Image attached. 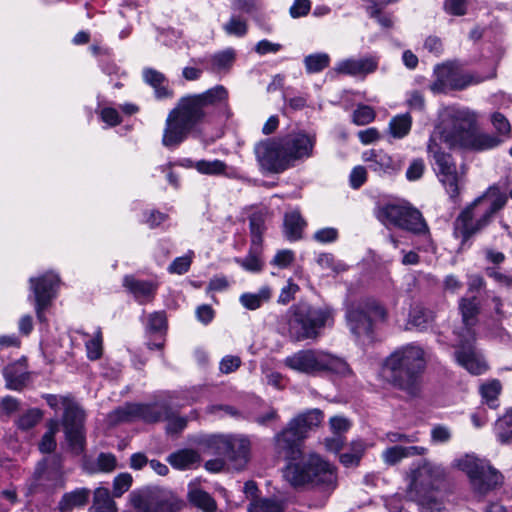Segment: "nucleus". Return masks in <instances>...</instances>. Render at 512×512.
Listing matches in <instances>:
<instances>
[{"label": "nucleus", "mask_w": 512, "mask_h": 512, "mask_svg": "<svg viewBox=\"0 0 512 512\" xmlns=\"http://www.w3.org/2000/svg\"><path fill=\"white\" fill-rule=\"evenodd\" d=\"M322 420L323 413L319 409L308 410L293 418L274 437L275 454L288 462L283 476L294 487L313 485L333 488L335 485L334 467L315 453L303 455L301 449V443L308 432Z\"/></svg>", "instance_id": "obj_1"}, {"label": "nucleus", "mask_w": 512, "mask_h": 512, "mask_svg": "<svg viewBox=\"0 0 512 512\" xmlns=\"http://www.w3.org/2000/svg\"><path fill=\"white\" fill-rule=\"evenodd\" d=\"M322 420L323 413L319 409L308 410L293 418L274 437L275 454L288 462L283 476L294 487L313 485L333 488L335 485L334 467L315 453L303 455L301 449V443L308 432Z\"/></svg>", "instance_id": "obj_2"}, {"label": "nucleus", "mask_w": 512, "mask_h": 512, "mask_svg": "<svg viewBox=\"0 0 512 512\" xmlns=\"http://www.w3.org/2000/svg\"><path fill=\"white\" fill-rule=\"evenodd\" d=\"M224 86L216 85L203 93L181 97L177 106L166 119L162 144L173 149L186 140L191 131L201 126L204 131L209 126H217L215 137L224 134Z\"/></svg>", "instance_id": "obj_3"}, {"label": "nucleus", "mask_w": 512, "mask_h": 512, "mask_svg": "<svg viewBox=\"0 0 512 512\" xmlns=\"http://www.w3.org/2000/svg\"><path fill=\"white\" fill-rule=\"evenodd\" d=\"M476 120V114L468 108L444 107L428 142L427 150L435 160L438 179L453 202L459 199L464 176L458 172L451 155L442 151L440 143L448 147L465 145L467 132Z\"/></svg>", "instance_id": "obj_4"}, {"label": "nucleus", "mask_w": 512, "mask_h": 512, "mask_svg": "<svg viewBox=\"0 0 512 512\" xmlns=\"http://www.w3.org/2000/svg\"><path fill=\"white\" fill-rule=\"evenodd\" d=\"M314 145V136L299 132L261 142L256 146L255 152L263 168L279 173L292 166L295 161L309 158Z\"/></svg>", "instance_id": "obj_5"}, {"label": "nucleus", "mask_w": 512, "mask_h": 512, "mask_svg": "<svg viewBox=\"0 0 512 512\" xmlns=\"http://www.w3.org/2000/svg\"><path fill=\"white\" fill-rule=\"evenodd\" d=\"M426 364L427 352L424 348L410 343L399 347L386 358L384 372L395 386L409 395H416Z\"/></svg>", "instance_id": "obj_6"}, {"label": "nucleus", "mask_w": 512, "mask_h": 512, "mask_svg": "<svg viewBox=\"0 0 512 512\" xmlns=\"http://www.w3.org/2000/svg\"><path fill=\"white\" fill-rule=\"evenodd\" d=\"M506 203V194L497 185L490 186L457 217L454 223L455 236L462 238L463 242L467 241L484 229Z\"/></svg>", "instance_id": "obj_7"}, {"label": "nucleus", "mask_w": 512, "mask_h": 512, "mask_svg": "<svg viewBox=\"0 0 512 512\" xmlns=\"http://www.w3.org/2000/svg\"><path fill=\"white\" fill-rule=\"evenodd\" d=\"M480 302L476 296L463 297L459 302V309L462 315L464 328L456 331L457 350L455 359L457 363L474 375H480L487 370V364L473 346L475 332L473 326L477 322Z\"/></svg>", "instance_id": "obj_8"}, {"label": "nucleus", "mask_w": 512, "mask_h": 512, "mask_svg": "<svg viewBox=\"0 0 512 512\" xmlns=\"http://www.w3.org/2000/svg\"><path fill=\"white\" fill-rule=\"evenodd\" d=\"M288 335L293 341L315 340L322 330L334 324V310L299 302L287 311Z\"/></svg>", "instance_id": "obj_9"}, {"label": "nucleus", "mask_w": 512, "mask_h": 512, "mask_svg": "<svg viewBox=\"0 0 512 512\" xmlns=\"http://www.w3.org/2000/svg\"><path fill=\"white\" fill-rule=\"evenodd\" d=\"M283 363L285 367L297 373L310 376L327 372L341 376L351 373L344 359L320 349L299 350L287 356Z\"/></svg>", "instance_id": "obj_10"}, {"label": "nucleus", "mask_w": 512, "mask_h": 512, "mask_svg": "<svg viewBox=\"0 0 512 512\" xmlns=\"http://www.w3.org/2000/svg\"><path fill=\"white\" fill-rule=\"evenodd\" d=\"M65 484L61 458L55 457L50 463L42 459L37 462L31 477L26 481V496L47 499L63 489Z\"/></svg>", "instance_id": "obj_11"}, {"label": "nucleus", "mask_w": 512, "mask_h": 512, "mask_svg": "<svg viewBox=\"0 0 512 512\" xmlns=\"http://www.w3.org/2000/svg\"><path fill=\"white\" fill-rule=\"evenodd\" d=\"M129 502L136 512H179L185 505L171 490L160 486L133 490Z\"/></svg>", "instance_id": "obj_12"}, {"label": "nucleus", "mask_w": 512, "mask_h": 512, "mask_svg": "<svg viewBox=\"0 0 512 512\" xmlns=\"http://www.w3.org/2000/svg\"><path fill=\"white\" fill-rule=\"evenodd\" d=\"M386 316L384 307L372 298L351 303L345 314L349 330L358 338L370 336L374 326L385 321Z\"/></svg>", "instance_id": "obj_13"}, {"label": "nucleus", "mask_w": 512, "mask_h": 512, "mask_svg": "<svg viewBox=\"0 0 512 512\" xmlns=\"http://www.w3.org/2000/svg\"><path fill=\"white\" fill-rule=\"evenodd\" d=\"M435 80L430 85L433 93H446L450 90H463L495 77V71L488 75L466 73L457 61L437 65L434 69Z\"/></svg>", "instance_id": "obj_14"}, {"label": "nucleus", "mask_w": 512, "mask_h": 512, "mask_svg": "<svg viewBox=\"0 0 512 512\" xmlns=\"http://www.w3.org/2000/svg\"><path fill=\"white\" fill-rule=\"evenodd\" d=\"M455 466L465 472L475 493L486 495L502 483V475L483 459L465 455L455 461Z\"/></svg>", "instance_id": "obj_15"}, {"label": "nucleus", "mask_w": 512, "mask_h": 512, "mask_svg": "<svg viewBox=\"0 0 512 512\" xmlns=\"http://www.w3.org/2000/svg\"><path fill=\"white\" fill-rule=\"evenodd\" d=\"M60 282L59 275L51 271L29 278L31 293L28 295V301L33 304L36 318L40 323L47 322L45 312L57 297Z\"/></svg>", "instance_id": "obj_16"}, {"label": "nucleus", "mask_w": 512, "mask_h": 512, "mask_svg": "<svg viewBox=\"0 0 512 512\" xmlns=\"http://www.w3.org/2000/svg\"><path fill=\"white\" fill-rule=\"evenodd\" d=\"M377 218L386 226L398 227L415 234L428 232L421 213L405 203H389L380 207Z\"/></svg>", "instance_id": "obj_17"}, {"label": "nucleus", "mask_w": 512, "mask_h": 512, "mask_svg": "<svg viewBox=\"0 0 512 512\" xmlns=\"http://www.w3.org/2000/svg\"><path fill=\"white\" fill-rule=\"evenodd\" d=\"M173 401L163 399L152 403H126L112 412L113 418L118 422H128L134 418L142 419L146 423H157L168 417Z\"/></svg>", "instance_id": "obj_18"}, {"label": "nucleus", "mask_w": 512, "mask_h": 512, "mask_svg": "<svg viewBox=\"0 0 512 512\" xmlns=\"http://www.w3.org/2000/svg\"><path fill=\"white\" fill-rule=\"evenodd\" d=\"M250 458V441L242 435L226 437V469L240 471Z\"/></svg>", "instance_id": "obj_19"}, {"label": "nucleus", "mask_w": 512, "mask_h": 512, "mask_svg": "<svg viewBox=\"0 0 512 512\" xmlns=\"http://www.w3.org/2000/svg\"><path fill=\"white\" fill-rule=\"evenodd\" d=\"M444 469L435 463L424 460L422 464L412 472L410 489L417 493L434 488L435 483L444 477Z\"/></svg>", "instance_id": "obj_20"}, {"label": "nucleus", "mask_w": 512, "mask_h": 512, "mask_svg": "<svg viewBox=\"0 0 512 512\" xmlns=\"http://www.w3.org/2000/svg\"><path fill=\"white\" fill-rule=\"evenodd\" d=\"M168 330L167 314L164 310L149 314L145 332L148 336L146 343L149 350H163Z\"/></svg>", "instance_id": "obj_21"}, {"label": "nucleus", "mask_w": 512, "mask_h": 512, "mask_svg": "<svg viewBox=\"0 0 512 512\" xmlns=\"http://www.w3.org/2000/svg\"><path fill=\"white\" fill-rule=\"evenodd\" d=\"M368 168L378 175H392L400 171L402 163L381 149H370L362 154Z\"/></svg>", "instance_id": "obj_22"}, {"label": "nucleus", "mask_w": 512, "mask_h": 512, "mask_svg": "<svg viewBox=\"0 0 512 512\" xmlns=\"http://www.w3.org/2000/svg\"><path fill=\"white\" fill-rule=\"evenodd\" d=\"M378 62V57L372 55L359 59L348 58L337 62L333 70L338 74L364 77L377 70Z\"/></svg>", "instance_id": "obj_23"}, {"label": "nucleus", "mask_w": 512, "mask_h": 512, "mask_svg": "<svg viewBox=\"0 0 512 512\" xmlns=\"http://www.w3.org/2000/svg\"><path fill=\"white\" fill-rule=\"evenodd\" d=\"M123 287L134 296L138 303L144 304L155 298L159 283L153 280H140L134 275H125Z\"/></svg>", "instance_id": "obj_24"}, {"label": "nucleus", "mask_w": 512, "mask_h": 512, "mask_svg": "<svg viewBox=\"0 0 512 512\" xmlns=\"http://www.w3.org/2000/svg\"><path fill=\"white\" fill-rule=\"evenodd\" d=\"M5 387L13 391H22L30 379V373L20 367L18 362L9 363L2 370Z\"/></svg>", "instance_id": "obj_25"}, {"label": "nucleus", "mask_w": 512, "mask_h": 512, "mask_svg": "<svg viewBox=\"0 0 512 512\" xmlns=\"http://www.w3.org/2000/svg\"><path fill=\"white\" fill-rule=\"evenodd\" d=\"M167 462L176 470L195 469L200 466L201 456L193 449L182 448L167 457Z\"/></svg>", "instance_id": "obj_26"}, {"label": "nucleus", "mask_w": 512, "mask_h": 512, "mask_svg": "<svg viewBox=\"0 0 512 512\" xmlns=\"http://www.w3.org/2000/svg\"><path fill=\"white\" fill-rule=\"evenodd\" d=\"M91 491L86 487L76 488L62 495L58 502L57 509L59 512H71L75 508L84 507L88 504Z\"/></svg>", "instance_id": "obj_27"}, {"label": "nucleus", "mask_w": 512, "mask_h": 512, "mask_svg": "<svg viewBox=\"0 0 512 512\" xmlns=\"http://www.w3.org/2000/svg\"><path fill=\"white\" fill-rule=\"evenodd\" d=\"M427 448L422 446H392L382 452V459L387 465H395L405 458L426 454Z\"/></svg>", "instance_id": "obj_28"}, {"label": "nucleus", "mask_w": 512, "mask_h": 512, "mask_svg": "<svg viewBox=\"0 0 512 512\" xmlns=\"http://www.w3.org/2000/svg\"><path fill=\"white\" fill-rule=\"evenodd\" d=\"M143 79L145 83L154 89L155 97L157 99L161 100L171 98L173 96V91L165 85L168 80L162 72L154 68H145L143 70Z\"/></svg>", "instance_id": "obj_29"}, {"label": "nucleus", "mask_w": 512, "mask_h": 512, "mask_svg": "<svg viewBox=\"0 0 512 512\" xmlns=\"http://www.w3.org/2000/svg\"><path fill=\"white\" fill-rule=\"evenodd\" d=\"M187 499L193 507L203 512H216L217 510L215 499L195 484L188 485Z\"/></svg>", "instance_id": "obj_30"}, {"label": "nucleus", "mask_w": 512, "mask_h": 512, "mask_svg": "<svg viewBox=\"0 0 512 512\" xmlns=\"http://www.w3.org/2000/svg\"><path fill=\"white\" fill-rule=\"evenodd\" d=\"M268 219L269 213L266 208L258 209L250 215V235L254 249H258V245H262V236L267 229Z\"/></svg>", "instance_id": "obj_31"}, {"label": "nucleus", "mask_w": 512, "mask_h": 512, "mask_svg": "<svg viewBox=\"0 0 512 512\" xmlns=\"http://www.w3.org/2000/svg\"><path fill=\"white\" fill-rule=\"evenodd\" d=\"M475 126V124L468 130L464 146H470L475 150H489L493 149L504 142V139L501 136L491 135L488 133H479L475 135L469 134L470 130Z\"/></svg>", "instance_id": "obj_32"}, {"label": "nucleus", "mask_w": 512, "mask_h": 512, "mask_svg": "<svg viewBox=\"0 0 512 512\" xmlns=\"http://www.w3.org/2000/svg\"><path fill=\"white\" fill-rule=\"evenodd\" d=\"M272 289L265 285L256 292H246L241 294L239 301L241 305L248 310H256L268 303L272 298Z\"/></svg>", "instance_id": "obj_33"}, {"label": "nucleus", "mask_w": 512, "mask_h": 512, "mask_svg": "<svg viewBox=\"0 0 512 512\" xmlns=\"http://www.w3.org/2000/svg\"><path fill=\"white\" fill-rule=\"evenodd\" d=\"M433 313L426 308L416 305L411 308L407 321V329H416L424 331L430 327L433 322Z\"/></svg>", "instance_id": "obj_34"}, {"label": "nucleus", "mask_w": 512, "mask_h": 512, "mask_svg": "<svg viewBox=\"0 0 512 512\" xmlns=\"http://www.w3.org/2000/svg\"><path fill=\"white\" fill-rule=\"evenodd\" d=\"M85 413L75 402H69L64 407L62 425L64 430L84 428Z\"/></svg>", "instance_id": "obj_35"}, {"label": "nucleus", "mask_w": 512, "mask_h": 512, "mask_svg": "<svg viewBox=\"0 0 512 512\" xmlns=\"http://www.w3.org/2000/svg\"><path fill=\"white\" fill-rule=\"evenodd\" d=\"M89 512H118L116 503L107 488L99 487L94 491L93 503Z\"/></svg>", "instance_id": "obj_36"}, {"label": "nucleus", "mask_w": 512, "mask_h": 512, "mask_svg": "<svg viewBox=\"0 0 512 512\" xmlns=\"http://www.w3.org/2000/svg\"><path fill=\"white\" fill-rule=\"evenodd\" d=\"M202 396L201 388L191 387L180 391H174L168 396L173 401V407L180 409L184 406L198 402Z\"/></svg>", "instance_id": "obj_37"}, {"label": "nucleus", "mask_w": 512, "mask_h": 512, "mask_svg": "<svg viewBox=\"0 0 512 512\" xmlns=\"http://www.w3.org/2000/svg\"><path fill=\"white\" fill-rule=\"evenodd\" d=\"M305 221L298 211H291L285 214L284 233L289 240H298L301 238Z\"/></svg>", "instance_id": "obj_38"}, {"label": "nucleus", "mask_w": 512, "mask_h": 512, "mask_svg": "<svg viewBox=\"0 0 512 512\" xmlns=\"http://www.w3.org/2000/svg\"><path fill=\"white\" fill-rule=\"evenodd\" d=\"M495 434L502 444L512 442V409L496 421Z\"/></svg>", "instance_id": "obj_39"}, {"label": "nucleus", "mask_w": 512, "mask_h": 512, "mask_svg": "<svg viewBox=\"0 0 512 512\" xmlns=\"http://www.w3.org/2000/svg\"><path fill=\"white\" fill-rule=\"evenodd\" d=\"M304 66L308 74L323 71L330 65V56L327 53H314L304 57Z\"/></svg>", "instance_id": "obj_40"}, {"label": "nucleus", "mask_w": 512, "mask_h": 512, "mask_svg": "<svg viewBox=\"0 0 512 512\" xmlns=\"http://www.w3.org/2000/svg\"><path fill=\"white\" fill-rule=\"evenodd\" d=\"M411 125L412 118L408 113L397 115L390 120V133L394 138H403L410 132Z\"/></svg>", "instance_id": "obj_41"}, {"label": "nucleus", "mask_w": 512, "mask_h": 512, "mask_svg": "<svg viewBox=\"0 0 512 512\" xmlns=\"http://www.w3.org/2000/svg\"><path fill=\"white\" fill-rule=\"evenodd\" d=\"M262 245H258V249H254L251 243L249 254L244 259L236 258V262L250 272H258L262 270L263 262L261 259Z\"/></svg>", "instance_id": "obj_42"}, {"label": "nucleus", "mask_w": 512, "mask_h": 512, "mask_svg": "<svg viewBox=\"0 0 512 512\" xmlns=\"http://www.w3.org/2000/svg\"><path fill=\"white\" fill-rule=\"evenodd\" d=\"M366 450V445L362 441H354L351 444L350 451L340 455V462L346 467L358 465L361 457Z\"/></svg>", "instance_id": "obj_43"}, {"label": "nucleus", "mask_w": 512, "mask_h": 512, "mask_svg": "<svg viewBox=\"0 0 512 512\" xmlns=\"http://www.w3.org/2000/svg\"><path fill=\"white\" fill-rule=\"evenodd\" d=\"M65 439L73 452L77 455L85 450V428L64 430Z\"/></svg>", "instance_id": "obj_44"}, {"label": "nucleus", "mask_w": 512, "mask_h": 512, "mask_svg": "<svg viewBox=\"0 0 512 512\" xmlns=\"http://www.w3.org/2000/svg\"><path fill=\"white\" fill-rule=\"evenodd\" d=\"M283 504L273 498H260L253 500L248 508L249 512H283Z\"/></svg>", "instance_id": "obj_45"}, {"label": "nucleus", "mask_w": 512, "mask_h": 512, "mask_svg": "<svg viewBox=\"0 0 512 512\" xmlns=\"http://www.w3.org/2000/svg\"><path fill=\"white\" fill-rule=\"evenodd\" d=\"M43 418V412L39 408H30L17 420V427L22 431L34 428Z\"/></svg>", "instance_id": "obj_46"}, {"label": "nucleus", "mask_w": 512, "mask_h": 512, "mask_svg": "<svg viewBox=\"0 0 512 512\" xmlns=\"http://www.w3.org/2000/svg\"><path fill=\"white\" fill-rule=\"evenodd\" d=\"M501 388V383L498 380H491L481 386L480 393L482 398L491 408L498 406L497 397L501 392Z\"/></svg>", "instance_id": "obj_47"}, {"label": "nucleus", "mask_w": 512, "mask_h": 512, "mask_svg": "<svg viewBox=\"0 0 512 512\" xmlns=\"http://www.w3.org/2000/svg\"><path fill=\"white\" fill-rule=\"evenodd\" d=\"M174 408L171 406L168 417L164 419V421H167L166 432L172 435L181 433L188 423L187 417L177 416Z\"/></svg>", "instance_id": "obj_48"}, {"label": "nucleus", "mask_w": 512, "mask_h": 512, "mask_svg": "<svg viewBox=\"0 0 512 512\" xmlns=\"http://www.w3.org/2000/svg\"><path fill=\"white\" fill-rule=\"evenodd\" d=\"M195 168L201 174L222 175L224 174V162L220 160L206 161L200 160L196 162Z\"/></svg>", "instance_id": "obj_49"}, {"label": "nucleus", "mask_w": 512, "mask_h": 512, "mask_svg": "<svg viewBox=\"0 0 512 512\" xmlns=\"http://www.w3.org/2000/svg\"><path fill=\"white\" fill-rule=\"evenodd\" d=\"M491 122L498 133L496 136H501L504 141L509 138L511 133V126L503 114L499 112L493 113L491 116Z\"/></svg>", "instance_id": "obj_50"}, {"label": "nucleus", "mask_w": 512, "mask_h": 512, "mask_svg": "<svg viewBox=\"0 0 512 512\" xmlns=\"http://www.w3.org/2000/svg\"><path fill=\"white\" fill-rule=\"evenodd\" d=\"M85 347L89 360L96 361L102 357V334L100 330L85 343Z\"/></svg>", "instance_id": "obj_51"}, {"label": "nucleus", "mask_w": 512, "mask_h": 512, "mask_svg": "<svg viewBox=\"0 0 512 512\" xmlns=\"http://www.w3.org/2000/svg\"><path fill=\"white\" fill-rule=\"evenodd\" d=\"M133 478L129 473H120L113 480V496L121 497L132 485Z\"/></svg>", "instance_id": "obj_52"}, {"label": "nucleus", "mask_w": 512, "mask_h": 512, "mask_svg": "<svg viewBox=\"0 0 512 512\" xmlns=\"http://www.w3.org/2000/svg\"><path fill=\"white\" fill-rule=\"evenodd\" d=\"M198 444L204 451L219 453L220 449L224 446V435H209L202 437Z\"/></svg>", "instance_id": "obj_53"}, {"label": "nucleus", "mask_w": 512, "mask_h": 512, "mask_svg": "<svg viewBox=\"0 0 512 512\" xmlns=\"http://www.w3.org/2000/svg\"><path fill=\"white\" fill-rule=\"evenodd\" d=\"M419 502L421 512H446L443 502L432 494L422 496Z\"/></svg>", "instance_id": "obj_54"}, {"label": "nucleus", "mask_w": 512, "mask_h": 512, "mask_svg": "<svg viewBox=\"0 0 512 512\" xmlns=\"http://www.w3.org/2000/svg\"><path fill=\"white\" fill-rule=\"evenodd\" d=\"M317 263L323 269H330L335 273H340L346 270V266L341 262H337L334 256L329 253L320 254L317 258Z\"/></svg>", "instance_id": "obj_55"}, {"label": "nucleus", "mask_w": 512, "mask_h": 512, "mask_svg": "<svg viewBox=\"0 0 512 512\" xmlns=\"http://www.w3.org/2000/svg\"><path fill=\"white\" fill-rule=\"evenodd\" d=\"M375 117L374 110L366 105L358 106L353 113V121L357 125H366Z\"/></svg>", "instance_id": "obj_56"}, {"label": "nucleus", "mask_w": 512, "mask_h": 512, "mask_svg": "<svg viewBox=\"0 0 512 512\" xmlns=\"http://www.w3.org/2000/svg\"><path fill=\"white\" fill-rule=\"evenodd\" d=\"M191 263L192 259L187 255L177 257L171 262L167 270L171 274L182 275L189 271Z\"/></svg>", "instance_id": "obj_57"}, {"label": "nucleus", "mask_w": 512, "mask_h": 512, "mask_svg": "<svg viewBox=\"0 0 512 512\" xmlns=\"http://www.w3.org/2000/svg\"><path fill=\"white\" fill-rule=\"evenodd\" d=\"M247 32L246 21L241 17H231L226 24V33L237 37H242Z\"/></svg>", "instance_id": "obj_58"}, {"label": "nucleus", "mask_w": 512, "mask_h": 512, "mask_svg": "<svg viewBox=\"0 0 512 512\" xmlns=\"http://www.w3.org/2000/svg\"><path fill=\"white\" fill-rule=\"evenodd\" d=\"M373 4L367 8L369 15L372 18H376L378 23L385 28H388L392 25V19L387 15L380 14V7L385 6L386 4H382L377 0H372Z\"/></svg>", "instance_id": "obj_59"}, {"label": "nucleus", "mask_w": 512, "mask_h": 512, "mask_svg": "<svg viewBox=\"0 0 512 512\" xmlns=\"http://www.w3.org/2000/svg\"><path fill=\"white\" fill-rule=\"evenodd\" d=\"M20 407V402L13 396L7 395L0 401V415L9 417L17 412Z\"/></svg>", "instance_id": "obj_60"}, {"label": "nucleus", "mask_w": 512, "mask_h": 512, "mask_svg": "<svg viewBox=\"0 0 512 512\" xmlns=\"http://www.w3.org/2000/svg\"><path fill=\"white\" fill-rule=\"evenodd\" d=\"M313 238L319 243H332L338 238V230L333 227L322 228L314 233Z\"/></svg>", "instance_id": "obj_61"}, {"label": "nucleus", "mask_w": 512, "mask_h": 512, "mask_svg": "<svg viewBox=\"0 0 512 512\" xmlns=\"http://www.w3.org/2000/svg\"><path fill=\"white\" fill-rule=\"evenodd\" d=\"M116 457L111 453H100L97 457V466L102 472L113 471L116 467Z\"/></svg>", "instance_id": "obj_62"}, {"label": "nucleus", "mask_w": 512, "mask_h": 512, "mask_svg": "<svg viewBox=\"0 0 512 512\" xmlns=\"http://www.w3.org/2000/svg\"><path fill=\"white\" fill-rule=\"evenodd\" d=\"M100 118L111 127H115L122 122V117L119 112L112 107L103 108L100 112Z\"/></svg>", "instance_id": "obj_63"}, {"label": "nucleus", "mask_w": 512, "mask_h": 512, "mask_svg": "<svg viewBox=\"0 0 512 512\" xmlns=\"http://www.w3.org/2000/svg\"><path fill=\"white\" fill-rule=\"evenodd\" d=\"M425 170V164L422 159H414L407 171H406V177L409 181H416L420 179L424 173Z\"/></svg>", "instance_id": "obj_64"}]
</instances>
